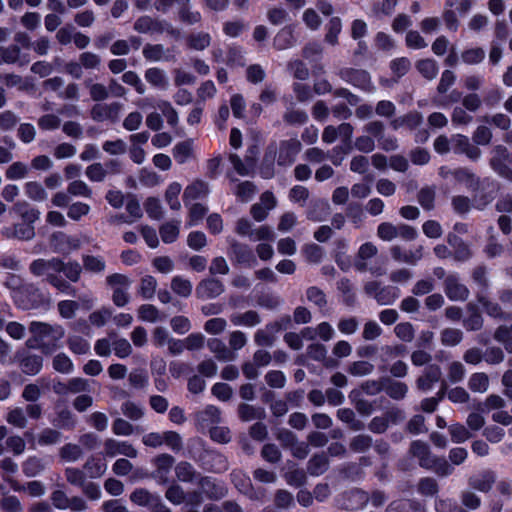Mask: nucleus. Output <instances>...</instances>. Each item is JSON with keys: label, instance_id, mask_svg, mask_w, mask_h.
<instances>
[{"label": "nucleus", "instance_id": "27", "mask_svg": "<svg viewBox=\"0 0 512 512\" xmlns=\"http://www.w3.org/2000/svg\"><path fill=\"white\" fill-rule=\"evenodd\" d=\"M377 252H378V249L374 244H372L370 242L362 244L358 250V256H357V260L355 263V267L357 268V270H359V271L366 270L367 265H366L365 261L372 258L373 256H375L377 254Z\"/></svg>", "mask_w": 512, "mask_h": 512}, {"label": "nucleus", "instance_id": "61", "mask_svg": "<svg viewBox=\"0 0 512 512\" xmlns=\"http://www.w3.org/2000/svg\"><path fill=\"white\" fill-rule=\"evenodd\" d=\"M20 56V49L16 45L9 47H0V65L1 64H12L18 61Z\"/></svg>", "mask_w": 512, "mask_h": 512}, {"label": "nucleus", "instance_id": "6", "mask_svg": "<svg viewBox=\"0 0 512 512\" xmlns=\"http://www.w3.org/2000/svg\"><path fill=\"white\" fill-rule=\"evenodd\" d=\"M451 149L454 153L465 154L473 161L478 160L481 156V150L473 145L467 136L461 134L451 137Z\"/></svg>", "mask_w": 512, "mask_h": 512}, {"label": "nucleus", "instance_id": "64", "mask_svg": "<svg viewBox=\"0 0 512 512\" xmlns=\"http://www.w3.org/2000/svg\"><path fill=\"white\" fill-rule=\"evenodd\" d=\"M6 420L9 424L18 428H25L27 425V419L24 411L18 407L8 412Z\"/></svg>", "mask_w": 512, "mask_h": 512}, {"label": "nucleus", "instance_id": "26", "mask_svg": "<svg viewBox=\"0 0 512 512\" xmlns=\"http://www.w3.org/2000/svg\"><path fill=\"white\" fill-rule=\"evenodd\" d=\"M231 322L235 326L254 327L261 321L256 311H247L245 313H235L230 317Z\"/></svg>", "mask_w": 512, "mask_h": 512}, {"label": "nucleus", "instance_id": "25", "mask_svg": "<svg viewBox=\"0 0 512 512\" xmlns=\"http://www.w3.org/2000/svg\"><path fill=\"white\" fill-rule=\"evenodd\" d=\"M25 195L34 202H43L48 198L43 185L37 181H28L24 184Z\"/></svg>", "mask_w": 512, "mask_h": 512}, {"label": "nucleus", "instance_id": "49", "mask_svg": "<svg viewBox=\"0 0 512 512\" xmlns=\"http://www.w3.org/2000/svg\"><path fill=\"white\" fill-rule=\"evenodd\" d=\"M68 347L74 354H86L90 351L89 341L78 335L69 336Z\"/></svg>", "mask_w": 512, "mask_h": 512}, {"label": "nucleus", "instance_id": "17", "mask_svg": "<svg viewBox=\"0 0 512 512\" xmlns=\"http://www.w3.org/2000/svg\"><path fill=\"white\" fill-rule=\"evenodd\" d=\"M209 193L208 184L203 180H195L184 191L183 199L187 205L189 201L204 198Z\"/></svg>", "mask_w": 512, "mask_h": 512}, {"label": "nucleus", "instance_id": "63", "mask_svg": "<svg viewBox=\"0 0 512 512\" xmlns=\"http://www.w3.org/2000/svg\"><path fill=\"white\" fill-rule=\"evenodd\" d=\"M143 54L150 61H161L167 59V55L162 45H148L144 47Z\"/></svg>", "mask_w": 512, "mask_h": 512}, {"label": "nucleus", "instance_id": "24", "mask_svg": "<svg viewBox=\"0 0 512 512\" xmlns=\"http://www.w3.org/2000/svg\"><path fill=\"white\" fill-rule=\"evenodd\" d=\"M411 452L419 459V463L423 467H432L434 457L431 456L429 447L426 443L415 441L411 445Z\"/></svg>", "mask_w": 512, "mask_h": 512}, {"label": "nucleus", "instance_id": "16", "mask_svg": "<svg viewBox=\"0 0 512 512\" xmlns=\"http://www.w3.org/2000/svg\"><path fill=\"white\" fill-rule=\"evenodd\" d=\"M3 235L7 238H16L19 240H31L35 236L34 226L30 223H19L13 227H8L3 230Z\"/></svg>", "mask_w": 512, "mask_h": 512}, {"label": "nucleus", "instance_id": "51", "mask_svg": "<svg viewBox=\"0 0 512 512\" xmlns=\"http://www.w3.org/2000/svg\"><path fill=\"white\" fill-rule=\"evenodd\" d=\"M113 351L117 357L126 358L132 353V346L127 339L113 333Z\"/></svg>", "mask_w": 512, "mask_h": 512}, {"label": "nucleus", "instance_id": "7", "mask_svg": "<svg viewBox=\"0 0 512 512\" xmlns=\"http://www.w3.org/2000/svg\"><path fill=\"white\" fill-rule=\"evenodd\" d=\"M137 105L141 108L151 107L158 109L162 115L166 118L167 123L171 126H175L178 123V114L171 105L170 102L165 100L154 101L152 98H145L139 100Z\"/></svg>", "mask_w": 512, "mask_h": 512}, {"label": "nucleus", "instance_id": "8", "mask_svg": "<svg viewBox=\"0 0 512 512\" xmlns=\"http://www.w3.org/2000/svg\"><path fill=\"white\" fill-rule=\"evenodd\" d=\"M104 453L109 457L123 455L129 458H136L138 455L137 450L132 444L127 441H118L113 438H109L105 441Z\"/></svg>", "mask_w": 512, "mask_h": 512}, {"label": "nucleus", "instance_id": "42", "mask_svg": "<svg viewBox=\"0 0 512 512\" xmlns=\"http://www.w3.org/2000/svg\"><path fill=\"white\" fill-rule=\"evenodd\" d=\"M208 346L219 360L231 361L235 358V355L218 339L211 340Z\"/></svg>", "mask_w": 512, "mask_h": 512}, {"label": "nucleus", "instance_id": "34", "mask_svg": "<svg viewBox=\"0 0 512 512\" xmlns=\"http://www.w3.org/2000/svg\"><path fill=\"white\" fill-rule=\"evenodd\" d=\"M239 417L243 421H252L257 419H263L265 417V411L261 407H254L249 404H241L238 409Z\"/></svg>", "mask_w": 512, "mask_h": 512}, {"label": "nucleus", "instance_id": "22", "mask_svg": "<svg viewBox=\"0 0 512 512\" xmlns=\"http://www.w3.org/2000/svg\"><path fill=\"white\" fill-rule=\"evenodd\" d=\"M119 104H96L91 109V117L96 121L112 119L118 114Z\"/></svg>", "mask_w": 512, "mask_h": 512}, {"label": "nucleus", "instance_id": "33", "mask_svg": "<svg viewBox=\"0 0 512 512\" xmlns=\"http://www.w3.org/2000/svg\"><path fill=\"white\" fill-rule=\"evenodd\" d=\"M28 173V165L21 161H16L7 167L5 171V177L8 180L16 181L26 178Z\"/></svg>", "mask_w": 512, "mask_h": 512}, {"label": "nucleus", "instance_id": "54", "mask_svg": "<svg viewBox=\"0 0 512 512\" xmlns=\"http://www.w3.org/2000/svg\"><path fill=\"white\" fill-rule=\"evenodd\" d=\"M106 464L100 459L90 458L84 465L88 476L90 478H97L102 476L106 471Z\"/></svg>", "mask_w": 512, "mask_h": 512}, {"label": "nucleus", "instance_id": "18", "mask_svg": "<svg viewBox=\"0 0 512 512\" xmlns=\"http://www.w3.org/2000/svg\"><path fill=\"white\" fill-rule=\"evenodd\" d=\"M230 255L235 261L241 264L250 265L252 262H255L251 249L247 245L235 240L231 242Z\"/></svg>", "mask_w": 512, "mask_h": 512}, {"label": "nucleus", "instance_id": "62", "mask_svg": "<svg viewBox=\"0 0 512 512\" xmlns=\"http://www.w3.org/2000/svg\"><path fill=\"white\" fill-rule=\"evenodd\" d=\"M377 236L384 241H392L397 238V225L383 222L377 227Z\"/></svg>", "mask_w": 512, "mask_h": 512}, {"label": "nucleus", "instance_id": "45", "mask_svg": "<svg viewBox=\"0 0 512 512\" xmlns=\"http://www.w3.org/2000/svg\"><path fill=\"white\" fill-rule=\"evenodd\" d=\"M157 475L164 479L174 464V458L169 454H161L154 459Z\"/></svg>", "mask_w": 512, "mask_h": 512}, {"label": "nucleus", "instance_id": "29", "mask_svg": "<svg viewBox=\"0 0 512 512\" xmlns=\"http://www.w3.org/2000/svg\"><path fill=\"white\" fill-rule=\"evenodd\" d=\"M468 387L472 392L485 393L489 388V377L486 373H473L468 380Z\"/></svg>", "mask_w": 512, "mask_h": 512}, {"label": "nucleus", "instance_id": "23", "mask_svg": "<svg viewBox=\"0 0 512 512\" xmlns=\"http://www.w3.org/2000/svg\"><path fill=\"white\" fill-rule=\"evenodd\" d=\"M146 81L159 90H166L169 80L166 73L159 68H149L145 72Z\"/></svg>", "mask_w": 512, "mask_h": 512}, {"label": "nucleus", "instance_id": "20", "mask_svg": "<svg viewBox=\"0 0 512 512\" xmlns=\"http://www.w3.org/2000/svg\"><path fill=\"white\" fill-rule=\"evenodd\" d=\"M365 290L369 295H373L380 304H389L397 298L395 291L390 292L384 289L380 290V285L376 281L369 282L365 285Z\"/></svg>", "mask_w": 512, "mask_h": 512}, {"label": "nucleus", "instance_id": "10", "mask_svg": "<svg viewBox=\"0 0 512 512\" xmlns=\"http://www.w3.org/2000/svg\"><path fill=\"white\" fill-rule=\"evenodd\" d=\"M60 260L53 258L51 260L37 259L30 265L31 272L36 276H46L49 282L50 277L59 273Z\"/></svg>", "mask_w": 512, "mask_h": 512}, {"label": "nucleus", "instance_id": "37", "mask_svg": "<svg viewBox=\"0 0 512 512\" xmlns=\"http://www.w3.org/2000/svg\"><path fill=\"white\" fill-rule=\"evenodd\" d=\"M182 186L178 182H172L167 187V190L165 192V200L167 204L170 206L173 210H179L181 207L180 201H179V195L181 193Z\"/></svg>", "mask_w": 512, "mask_h": 512}, {"label": "nucleus", "instance_id": "39", "mask_svg": "<svg viewBox=\"0 0 512 512\" xmlns=\"http://www.w3.org/2000/svg\"><path fill=\"white\" fill-rule=\"evenodd\" d=\"M82 261L84 269L91 273L99 274L106 268L105 260L100 256L84 255Z\"/></svg>", "mask_w": 512, "mask_h": 512}, {"label": "nucleus", "instance_id": "3", "mask_svg": "<svg viewBox=\"0 0 512 512\" xmlns=\"http://www.w3.org/2000/svg\"><path fill=\"white\" fill-rule=\"evenodd\" d=\"M142 443L151 448L166 446L174 452L180 451L183 446L182 437L175 431L147 433L142 437Z\"/></svg>", "mask_w": 512, "mask_h": 512}, {"label": "nucleus", "instance_id": "38", "mask_svg": "<svg viewBox=\"0 0 512 512\" xmlns=\"http://www.w3.org/2000/svg\"><path fill=\"white\" fill-rule=\"evenodd\" d=\"M494 339L501 343L508 353H512V324L498 327L494 333Z\"/></svg>", "mask_w": 512, "mask_h": 512}, {"label": "nucleus", "instance_id": "28", "mask_svg": "<svg viewBox=\"0 0 512 512\" xmlns=\"http://www.w3.org/2000/svg\"><path fill=\"white\" fill-rule=\"evenodd\" d=\"M193 153V141L191 139L177 143L173 148V157L179 164L186 163Z\"/></svg>", "mask_w": 512, "mask_h": 512}, {"label": "nucleus", "instance_id": "46", "mask_svg": "<svg viewBox=\"0 0 512 512\" xmlns=\"http://www.w3.org/2000/svg\"><path fill=\"white\" fill-rule=\"evenodd\" d=\"M90 210V205L77 201L68 206L67 216L73 221H80L84 216L89 214Z\"/></svg>", "mask_w": 512, "mask_h": 512}, {"label": "nucleus", "instance_id": "11", "mask_svg": "<svg viewBox=\"0 0 512 512\" xmlns=\"http://www.w3.org/2000/svg\"><path fill=\"white\" fill-rule=\"evenodd\" d=\"M445 292L452 301H464L469 295V290L459 281L456 275H450L446 278Z\"/></svg>", "mask_w": 512, "mask_h": 512}, {"label": "nucleus", "instance_id": "35", "mask_svg": "<svg viewBox=\"0 0 512 512\" xmlns=\"http://www.w3.org/2000/svg\"><path fill=\"white\" fill-rule=\"evenodd\" d=\"M47 463L37 457H29L22 466L23 472L28 477H34L40 474L46 467Z\"/></svg>", "mask_w": 512, "mask_h": 512}, {"label": "nucleus", "instance_id": "47", "mask_svg": "<svg viewBox=\"0 0 512 512\" xmlns=\"http://www.w3.org/2000/svg\"><path fill=\"white\" fill-rule=\"evenodd\" d=\"M452 442L463 443L472 437L469 429L460 423H454L448 428Z\"/></svg>", "mask_w": 512, "mask_h": 512}, {"label": "nucleus", "instance_id": "60", "mask_svg": "<svg viewBox=\"0 0 512 512\" xmlns=\"http://www.w3.org/2000/svg\"><path fill=\"white\" fill-rule=\"evenodd\" d=\"M293 41L292 30L289 27H285L275 36L274 45L278 49H286L293 44Z\"/></svg>", "mask_w": 512, "mask_h": 512}, {"label": "nucleus", "instance_id": "53", "mask_svg": "<svg viewBox=\"0 0 512 512\" xmlns=\"http://www.w3.org/2000/svg\"><path fill=\"white\" fill-rule=\"evenodd\" d=\"M157 287V281L153 276L147 275L141 279L139 294L144 299H151L154 297Z\"/></svg>", "mask_w": 512, "mask_h": 512}, {"label": "nucleus", "instance_id": "56", "mask_svg": "<svg viewBox=\"0 0 512 512\" xmlns=\"http://www.w3.org/2000/svg\"><path fill=\"white\" fill-rule=\"evenodd\" d=\"M229 159L235 171L242 176L248 175L254 167L252 158H247L246 163H244L238 155L231 154Z\"/></svg>", "mask_w": 512, "mask_h": 512}, {"label": "nucleus", "instance_id": "21", "mask_svg": "<svg viewBox=\"0 0 512 512\" xmlns=\"http://www.w3.org/2000/svg\"><path fill=\"white\" fill-rule=\"evenodd\" d=\"M441 377V370L438 366L431 365L426 368L425 373L417 381V387L423 392L429 391L433 384L438 382Z\"/></svg>", "mask_w": 512, "mask_h": 512}, {"label": "nucleus", "instance_id": "41", "mask_svg": "<svg viewBox=\"0 0 512 512\" xmlns=\"http://www.w3.org/2000/svg\"><path fill=\"white\" fill-rule=\"evenodd\" d=\"M192 283L182 276H175L171 281V289L181 297H188L192 293Z\"/></svg>", "mask_w": 512, "mask_h": 512}, {"label": "nucleus", "instance_id": "43", "mask_svg": "<svg viewBox=\"0 0 512 512\" xmlns=\"http://www.w3.org/2000/svg\"><path fill=\"white\" fill-rule=\"evenodd\" d=\"M43 360L38 355H29L21 362V369L28 375L37 374L42 368Z\"/></svg>", "mask_w": 512, "mask_h": 512}, {"label": "nucleus", "instance_id": "19", "mask_svg": "<svg viewBox=\"0 0 512 512\" xmlns=\"http://www.w3.org/2000/svg\"><path fill=\"white\" fill-rule=\"evenodd\" d=\"M279 323H272L265 326L264 329H259L254 336V340L259 346H272L275 334L281 330Z\"/></svg>", "mask_w": 512, "mask_h": 512}, {"label": "nucleus", "instance_id": "13", "mask_svg": "<svg viewBox=\"0 0 512 512\" xmlns=\"http://www.w3.org/2000/svg\"><path fill=\"white\" fill-rule=\"evenodd\" d=\"M134 29L139 33L172 31V27L169 24L155 21L149 16H143L137 19L134 24Z\"/></svg>", "mask_w": 512, "mask_h": 512}, {"label": "nucleus", "instance_id": "9", "mask_svg": "<svg viewBox=\"0 0 512 512\" xmlns=\"http://www.w3.org/2000/svg\"><path fill=\"white\" fill-rule=\"evenodd\" d=\"M341 76L346 82L354 85L355 87L367 92L374 91L371 78L364 70L347 69L342 71Z\"/></svg>", "mask_w": 512, "mask_h": 512}, {"label": "nucleus", "instance_id": "44", "mask_svg": "<svg viewBox=\"0 0 512 512\" xmlns=\"http://www.w3.org/2000/svg\"><path fill=\"white\" fill-rule=\"evenodd\" d=\"M419 73L428 80H432L438 74V65L433 59L420 60L416 64Z\"/></svg>", "mask_w": 512, "mask_h": 512}, {"label": "nucleus", "instance_id": "59", "mask_svg": "<svg viewBox=\"0 0 512 512\" xmlns=\"http://www.w3.org/2000/svg\"><path fill=\"white\" fill-rule=\"evenodd\" d=\"M67 191L72 196H79L85 198H90L92 196L91 188L84 181L81 180H75L71 182L67 187Z\"/></svg>", "mask_w": 512, "mask_h": 512}, {"label": "nucleus", "instance_id": "32", "mask_svg": "<svg viewBox=\"0 0 512 512\" xmlns=\"http://www.w3.org/2000/svg\"><path fill=\"white\" fill-rule=\"evenodd\" d=\"M138 318L144 322L155 323L165 317L154 305L143 304L138 308Z\"/></svg>", "mask_w": 512, "mask_h": 512}, {"label": "nucleus", "instance_id": "40", "mask_svg": "<svg viewBox=\"0 0 512 512\" xmlns=\"http://www.w3.org/2000/svg\"><path fill=\"white\" fill-rule=\"evenodd\" d=\"M330 214V206L326 201H317L308 212V218L314 222H321Z\"/></svg>", "mask_w": 512, "mask_h": 512}, {"label": "nucleus", "instance_id": "2", "mask_svg": "<svg viewBox=\"0 0 512 512\" xmlns=\"http://www.w3.org/2000/svg\"><path fill=\"white\" fill-rule=\"evenodd\" d=\"M29 331L33 338L29 339L27 344L30 347L37 346L46 354L52 353L58 347V342L65 335V331L60 325H50L36 321L30 324Z\"/></svg>", "mask_w": 512, "mask_h": 512}, {"label": "nucleus", "instance_id": "30", "mask_svg": "<svg viewBox=\"0 0 512 512\" xmlns=\"http://www.w3.org/2000/svg\"><path fill=\"white\" fill-rule=\"evenodd\" d=\"M448 243L454 249V256L457 260L465 261L471 257L469 247L456 235H449Z\"/></svg>", "mask_w": 512, "mask_h": 512}, {"label": "nucleus", "instance_id": "36", "mask_svg": "<svg viewBox=\"0 0 512 512\" xmlns=\"http://www.w3.org/2000/svg\"><path fill=\"white\" fill-rule=\"evenodd\" d=\"M325 42L335 46L338 43V35L342 30V21L339 17H333L327 24Z\"/></svg>", "mask_w": 512, "mask_h": 512}, {"label": "nucleus", "instance_id": "48", "mask_svg": "<svg viewBox=\"0 0 512 512\" xmlns=\"http://www.w3.org/2000/svg\"><path fill=\"white\" fill-rule=\"evenodd\" d=\"M180 222H168L161 226L160 236L163 242L172 243L179 235Z\"/></svg>", "mask_w": 512, "mask_h": 512}, {"label": "nucleus", "instance_id": "5", "mask_svg": "<svg viewBox=\"0 0 512 512\" xmlns=\"http://www.w3.org/2000/svg\"><path fill=\"white\" fill-rule=\"evenodd\" d=\"M338 138L341 139L343 145L341 147H335L333 149V154L330 156L334 165H339L343 159L341 154H347L351 149V137L353 134V127L349 123H342L337 128Z\"/></svg>", "mask_w": 512, "mask_h": 512}, {"label": "nucleus", "instance_id": "52", "mask_svg": "<svg viewBox=\"0 0 512 512\" xmlns=\"http://www.w3.org/2000/svg\"><path fill=\"white\" fill-rule=\"evenodd\" d=\"M52 423L59 428L72 429L75 426V418L69 410L62 409L57 413Z\"/></svg>", "mask_w": 512, "mask_h": 512}, {"label": "nucleus", "instance_id": "50", "mask_svg": "<svg viewBox=\"0 0 512 512\" xmlns=\"http://www.w3.org/2000/svg\"><path fill=\"white\" fill-rule=\"evenodd\" d=\"M506 405L505 400L496 394L489 395L483 403L479 405V410L481 412H490L492 410L500 411Z\"/></svg>", "mask_w": 512, "mask_h": 512}, {"label": "nucleus", "instance_id": "58", "mask_svg": "<svg viewBox=\"0 0 512 512\" xmlns=\"http://www.w3.org/2000/svg\"><path fill=\"white\" fill-rule=\"evenodd\" d=\"M53 368L60 373L69 374L73 371L74 365L66 354L59 353L53 358Z\"/></svg>", "mask_w": 512, "mask_h": 512}, {"label": "nucleus", "instance_id": "4", "mask_svg": "<svg viewBox=\"0 0 512 512\" xmlns=\"http://www.w3.org/2000/svg\"><path fill=\"white\" fill-rule=\"evenodd\" d=\"M491 167L500 176L512 180V169L509 167V152L502 145L495 146L490 160Z\"/></svg>", "mask_w": 512, "mask_h": 512}, {"label": "nucleus", "instance_id": "55", "mask_svg": "<svg viewBox=\"0 0 512 512\" xmlns=\"http://www.w3.org/2000/svg\"><path fill=\"white\" fill-rule=\"evenodd\" d=\"M81 271L82 267L78 262H68L65 264L60 260L59 272H63L69 280L77 282L80 278Z\"/></svg>", "mask_w": 512, "mask_h": 512}, {"label": "nucleus", "instance_id": "12", "mask_svg": "<svg viewBox=\"0 0 512 512\" xmlns=\"http://www.w3.org/2000/svg\"><path fill=\"white\" fill-rule=\"evenodd\" d=\"M220 421V411L215 406H207L196 414V423L200 430L211 429Z\"/></svg>", "mask_w": 512, "mask_h": 512}, {"label": "nucleus", "instance_id": "14", "mask_svg": "<svg viewBox=\"0 0 512 512\" xmlns=\"http://www.w3.org/2000/svg\"><path fill=\"white\" fill-rule=\"evenodd\" d=\"M223 291V284L217 279L204 280L196 288L198 297L202 299L215 298L219 296Z\"/></svg>", "mask_w": 512, "mask_h": 512}, {"label": "nucleus", "instance_id": "57", "mask_svg": "<svg viewBox=\"0 0 512 512\" xmlns=\"http://www.w3.org/2000/svg\"><path fill=\"white\" fill-rule=\"evenodd\" d=\"M60 243L58 250L63 253H69L73 250H77L81 246V241L78 237L69 236L65 234L59 235Z\"/></svg>", "mask_w": 512, "mask_h": 512}, {"label": "nucleus", "instance_id": "15", "mask_svg": "<svg viewBox=\"0 0 512 512\" xmlns=\"http://www.w3.org/2000/svg\"><path fill=\"white\" fill-rule=\"evenodd\" d=\"M393 259L399 262L415 265L423 257V247L415 250H403L400 246H393L390 250Z\"/></svg>", "mask_w": 512, "mask_h": 512}, {"label": "nucleus", "instance_id": "1", "mask_svg": "<svg viewBox=\"0 0 512 512\" xmlns=\"http://www.w3.org/2000/svg\"><path fill=\"white\" fill-rule=\"evenodd\" d=\"M301 150V143L297 139H290L282 141L279 148L269 147L266 152L262 166L260 168V175L269 179L274 175L273 163L277 160L278 165L287 166L294 162L296 155Z\"/></svg>", "mask_w": 512, "mask_h": 512}, {"label": "nucleus", "instance_id": "31", "mask_svg": "<svg viewBox=\"0 0 512 512\" xmlns=\"http://www.w3.org/2000/svg\"><path fill=\"white\" fill-rule=\"evenodd\" d=\"M495 482V476L493 472H484L476 477L470 479L469 483L471 487L482 492H487L491 489Z\"/></svg>", "mask_w": 512, "mask_h": 512}]
</instances>
